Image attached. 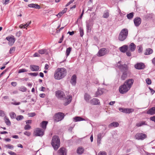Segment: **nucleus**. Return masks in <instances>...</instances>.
Returning a JSON list of instances; mask_svg holds the SVG:
<instances>
[{
    "label": "nucleus",
    "mask_w": 155,
    "mask_h": 155,
    "mask_svg": "<svg viewBox=\"0 0 155 155\" xmlns=\"http://www.w3.org/2000/svg\"><path fill=\"white\" fill-rule=\"evenodd\" d=\"M134 81L132 79H129L126 80L124 84L120 86L119 88L120 92L124 94L127 92L131 87Z\"/></svg>",
    "instance_id": "1"
},
{
    "label": "nucleus",
    "mask_w": 155,
    "mask_h": 155,
    "mask_svg": "<svg viewBox=\"0 0 155 155\" xmlns=\"http://www.w3.org/2000/svg\"><path fill=\"white\" fill-rule=\"evenodd\" d=\"M67 71L64 68H58L55 71L54 77L55 79L60 80L64 78L67 75Z\"/></svg>",
    "instance_id": "2"
},
{
    "label": "nucleus",
    "mask_w": 155,
    "mask_h": 155,
    "mask_svg": "<svg viewBox=\"0 0 155 155\" xmlns=\"http://www.w3.org/2000/svg\"><path fill=\"white\" fill-rule=\"evenodd\" d=\"M55 96L61 100H67V101L64 103V105L65 106L71 102L72 100L71 96H69L68 98H67L64 92L60 90H58L55 92Z\"/></svg>",
    "instance_id": "3"
},
{
    "label": "nucleus",
    "mask_w": 155,
    "mask_h": 155,
    "mask_svg": "<svg viewBox=\"0 0 155 155\" xmlns=\"http://www.w3.org/2000/svg\"><path fill=\"white\" fill-rule=\"evenodd\" d=\"M118 67L121 71L122 74L121 76V79L122 80H125L127 77V74L129 73L128 67L126 64L117 65Z\"/></svg>",
    "instance_id": "4"
},
{
    "label": "nucleus",
    "mask_w": 155,
    "mask_h": 155,
    "mask_svg": "<svg viewBox=\"0 0 155 155\" xmlns=\"http://www.w3.org/2000/svg\"><path fill=\"white\" fill-rule=\"evenodd\" d=\"M60 140L59 137L57 136H54L52 137L51 144L54 149L57 150L60 146Z\"/></svg>",
    "instance_id": "5"
},
{
    "label": "nucleus",
    "mask_w": 155,
    "mask_h": 155,
    "mask_svg": "<svg viewBox=\"0 0 155 155\" xmlns=\"http://www.w3.org/2000/svg\"><path fill=\"white\" fill-rule=\"evenodd\" d=\"M128 31L127 29L125 28L122 29L119 35L118 40L120 41H124L128 36Z\"/></svg>",
    "instance_id": "6"
},
{
    "label": "nucleus",
    "mask_w": 155,
    "mask_h": 155,
    "mask_svg": "<svg viewBox=\"0 0 155 155\" xmlns=\"http://www.w3.org/2000/svg\"><path fill=\"white\" fill-rule=\"evenodd\" d=\"M86 26L87 32H90L91 31V28L93 25V19L92 18L86 21Z\"/></svg>",
    "instance_id": "7"
},
{
    "label": "nucleus",
    "mask_w": 155,
    "mask_h": 155,
    "mask_svg": "<svg viewBox=\"0 0 155 155\" xmlns=\"http://www.w3.org/2000/svg\"><path fill=\"white\" fill-rule=\"evenodd\" d=\"M64 114L61 112H58L55 114L54 117V120L56 122H58L62 120L64 118Z\"/></svg>",
    "instance_id": "8"
},
{
    "label": "nucleus",
    "mask_w": 155,
    "mask_h": 155,
    "mask_svg": "<svg viewBox=\"0 0 155 155\" xmlns=\"http://www.w3.org/2000/svg\"><path fill=\"white\" fill-rule=\"evenodd\" d=\"M119 110L121 112L125 113L130 114L133 112L134 110L132 108H120L119 109Z\"/></svg>",
    "instance_id": "9"
},
{
    "label": "nucleus",
    "mask_w": 155,
    "mask_h": 155,
    "mask_svg": "<svg viewBox=\"0 0 155 155\" xmlns=\"http://www.w3.org/2000/svg\"><path fill=\"white\" fill-rule=\"evenodd\" d=\"M146 137V135L142 133H138L135 135V138L137 140H143Z\"/></svg>",
    "instance_id": "10"
},
{
    "label": "nucleus",
    "mask_w": 155,
    "mask_h": 155,
    "mask_svg": "<svg viewBox=\"0 0 155 155\" xmlns=\"http://www.w3.org/2000/svg\"><path fill=\"white\" fill-rule=\"evenodd\" d=\"M6 39L8 41V44L10 45H12L15 42V38L12 35L7 37Z\"/></svg>",
    "instance_id": "11"
},
{
    "label": "nucleus",
    "mask_w": 155,
    "mask_h": 155,
    "mask_svg": "<svg viewBox=\"0 0 155 155\" xmlns=\"http://www.w3.org/2000/svg\"><path fill=\"white\" fill-rule=\"evenodd\" d=\"M107 53V50L104 48L101 49L98 51L97 55L99 57H101L106 54Z\"/></svg>",
    "instance_id": "12"
},
{
    "label": "nucleus",
    "mask_w": 155,
    "mask_h": 155,
    "mask_svg": "<svg viewBox=\"0 0 155 155\" xmlns=\"http://www.w3.org/2000/svg\"><path fill=\"white\" fill-rule=\"evenodd\" d=\"M35 135L36 136H42L44 134V131L39 128H37L35 131Z\"/></svg>",
    "instance_id": "13"
},
{
    "label": "nucleus",
    "mask_w": 155,
    "mask_h": 155,
    "mask_svg": "<svg viewBox=\"0 0 155 155\" xmlns=\"http://www.w3.org/2000/svg\"><path fill=\"white\" fill-rule=\"evenodd\" d=\"M105 133L103 132L99 133L97 135V142L98 145L101 143V141L102 138L105 135Z\"/></svg>",
    "instance_id": "14"
},
{
    "label": "nucleus",
    "mask_w": 155,
    "mask_h": 155,
    "mask_svg": "<svg viewBox=\"0 0 155 155\" xmlns=\"http://www.w3.org/2000/svg\"><path fill=\"white\" fill-rule=\"evenodd\" d=\"M141 19L139 17H137L134 19V23L136 27L139 26L141 24Z\"/></svg>",
    "instance_id": "15"
},
{
    "label": "nucleus",
    "mask_w": 155,
    "mask_h": 155,
    "mask_svg": "<svg viewBox=\"0 0 155 155\" xmlns=\"http://www.w3.org/2000/svg\"><path fill=\"white\" fill-rule=\"evenodd\" d=\"M135 68L138 69H142L145 68L144 64L142 63H137L135 65Z\"/></svg>",
    "instance_id": "16"
},
{
    "label": "nucleus",
    "mask_w": 155,
    "mask_h": 155,
    "mask_svg": "<svg viewBox=\"0 0 155 155\" xmlns=\"http://www.w3.org/2000/svg\"><path fill=\"white\" fill-rule=\"evenodd\" d=\"M90 103L93 105H99L100 102L98 99L94 98L91 100Z\"/></svg>",
    "instance_id": "17"
},
{
    "label": "nucleus",
    "mask_w": 155,
    "mask_h": 155,
    "mask_svg": "<svg viewBox=\"0 0 155 155\" xmlns=\"http://www.w3.org/2000/svg\"><path fill=\"white\" fill-rule=\"evenodd\" d=\"M59 155H66L65 149L64 148H60L58 151Z\"/></svg>",
    "instance_id": "18"
},
{
    "label": "nucleus",
    "mask_w": 155,
    "mask_h": 155,
    "mask_svg": "<svg viewBox=\"0 0 155 155\" xmlns=\"http://www.w3.org/2000/svg\"><path fill=\"white\" fill-rule=\"evenodd\" d=\"M147 114L151 115L155 114V107L150 108L147 112Z\"/></svg>",
    "instance_id": "19"
},
{
    "label": "nucleus",
    "mask_w": 155,
    "mask_h": 155,
    "mask_svg": "<svg viewBox=\"0 0 155 155\" xmlns=\"http://www.w3.org/2000/svg\"><path fill=\"white\" fill-rule=\"evenodd\" d=\"M39 66L31 65L30 66V69L32 71H38L39 69Z\"/></svg>",
    "instance_id": "20"
},
{
    "label": "nucleus",
    "mask_w": 155,
    "mask_h": 155,
    "mask_svg": "<svg viewBox=\"0 0 155 155\" xmlns=\"http://www.w3.org/2000/svg\"><path fill=\"white\" fill-rule=\"evenodd\" d=\"M76 76L75 74H74L72 76L70 82L72 85H75L76 83Z\"/></svg>",
    "instance_id": "21"
},
{
    "label": "nucleus",
    "mask_w": 155,
    "mask_h": 155,
    "mask_svg": "<svg viewBox=\"0 0 155 155\" xmlns=\"http://www.w3.org/2000/svg\"><path fill=\"white\" fill-rule=\"evenodd\" d=\"M128 48V46L124 45L120 47L119 48V50L121 52L124 53L127 51Z\"/></svg>",
    "instance_id": "22"
},
{
    "label": "nucleus",
    "mask_w": 155,
    "mask_h": 155,
    "mask_svg": "<svg viewBox=\"0 0 155 155\" xmlns=\"http://www.w3.org/2000/svg\"><path fill=\"white\" fill-rule=\"evenodd\" d=\"M28 6L30 8H35L36 9H40L41 8V7L39 5L35 4L32 3L28 4Z\"/></svg>",
    "instance_id": "23"
},
{
    "label": "nucleus",
    "mask_w": 155,
    "mask_h": 155,
    "mask_svg": "<svg viewBox=\"0 0 155 155\" xmlns=\"http://www.w3.org/2000/svg\"><path fill=\"white\" fill-rule=\"evenodd\" d=\"M136 48V46L133 43H131L129 46V48L131 51H134L135 50Z\"/></svg>",
    "instance_id": "24"
},
{
    "label": "nucleus",
    "mask_w": 155,
    "mask_h": 155,
    "mask_svg": "<svg viewBox=\"0 0 155 155\" xmlns=\"http://www.w3.org/2000/svg\"><path fill=\"white\" fill-rule=\"evenodd\" d=\"M84 149L82 147H79L77 150V153L79 154H81L84 151Z\"/></svg>",
    "instance_id": "25"
},
{
    "label": "nucleus",
    "mask_w": 155,
    "mask_h": 155,
    "mask_svg": "<svg viewBox=\"0 0 155 155\" xmlns=\"http://www.w3.org/2000/svg\"><path fill=\"white\" fill-rule=\"evenodd\" d=\"M103 92L104 91H103V89H98L97 91L96 92L95 94V97H97V96L103 94Z\"/></svg>",
    "instance_id": "26"
},
{
    "label": "nucleus",
    "mask_w": 155,
    "mask_h": 155,
    "mask_svg": "<svg viewBox=\"0 0 155 155\" xmlns=\"http://www.w3.org/2000/svg\"><path fill=\"white\" fill-rule=\"evenodd\" d=\"M119 125V124L117 122H113L110 123L108 126L109 127H117Z\"/></svg>",
    "instance_id": "27"
},
{
    "label": "nucleus",
    "mask_w": 155,
    "mask_h": 155,
    "mask_svg": "<svg viewBox=\"0 0 155 155\" xmlns=\"http://www.w3.org/2000/svg\"><path fill=\"white\" fill-rule=\"evenodd\" d=\"M48 123V122L47 121H42L40 124L41 127L44 129H45Z\"/></svg>",
    "instance_id": "28"
},
{
    "label": "nucleus",
    "mask_w": 155,
    "mask_h": 155,
    "mask_svg": "<svg viewBox=\"0 0 155 155\" xmlns=\"http://www.w3.org/2000/svg\"><path fill=\"white\" fill-rule=\"evenodd\" d=\"M153 52V51L151 49L148 48L146 49L144 54L146 55H149L152 53Z\"/></svg>",
    "instance_id": "29"
},
{
    "label": "nucleus",
    "mask_w": 155,
    "mask_h": 155,
    "mask_svg": "<svg viewBox=\"0 0 155 155\" xmlns=\"http://www.w3.org/2000/svg\"><path fill=\"white\" fill-rule=\"evenodd\" d=\"M91 98L90 95L87 93H85L84 95V98L87 102H88L89 99Z\"/></svg>",
    "instance_id": "30"
},
{
    "label": "nucleus",
    "mask_w": 155,
    "mask_h": 155,
    "mask_svg": "<svg viewBox=\"0 0 155 155\" xmlns=\"http://www.w3.org/2000/svg\"><path fill=\"white\" fill-rule=\"evenodd\" d=\"M4 120L5 123L8 126L10 125L11 124V122L8 117L5 116L4 117Z\"/></svg>",
    "instance_id": "31"
},
{
    "label": "nucleus",
    "mask_w": 155,
    "mask_h": 155,
    "mask_svg": "<svg viewBox=\"0 0 155 155\" xmlns=\"http://www.w3.org/2000/svg\"><path fill=\"white\" fill-rule=\"evenodd\" d=\"M134 12H131L130 13L128 14L127 15V18L129 19H132L134 16Z\"/></svg>",
    "instance_id": "32"
},
{
    "label": "nucleus",
    "mask_w": 155,
    "mask_h": 155,
    "mask_svg": "<svg viewBox=\"0 0 155 155\" xmlns=\"http://www.w3.org/2000/svg\"><path fill=\"white\" fill-rule=\"evenodd\" d=\"M74 120L75 122L83 120V119L82 118L79 117H76L74 118Z\"/></svg>",
    "instance_id": "33"
},
{
    "label": "nucleus",
    "mask_w": 155,
    "mask_h": 155,
    "mask_svg": "<svg viewBox=\"0 0 155 155\" xmlns=\"http://www.w3.org/2000/svg\"><path fill=\"white\" fill-rule=\"evenodd\" d=\"M47 51V50L45 49H43L38 51V52L41 54H45Z\"/></svg>",
    "instance_id": "34"
},
{
    "label": "nucleus",
    "mask_w": 155,
    "mask_h": 155,
    "mask_svg": "<svg viewBox=\"0 0 155 155\" xmlns=\"http://www.w3.org/2000/svg\"><path fill=\"white\" fill-rule=\"evenodd\" d=\"M19 90L22 92H25L27 91V88L25 87L22 86L19 88Z\"/></svg>",
    "instance_id": "35"
},
{
    "label": "nucleus",
    "mask_w": 155,
    "mask_h": 155,
    "mask_svg": "<svg viewBox=\"0 0 155 155\" xmlns=\"http://www.w3.org/2000/svg\"><path fill=\"white\" fill-rule=\"evenodd\" d=\"M71 50V48L69 47L67 48L66 51V56L68 57L69 54Z\"/></svg>",
    "instance_id": "36"
},
{
    "label": "nucleus",
    "mask_w": 155,
    "mask_h": 155,
    "mask_svg": "<svg viewBox=\"0 0 155 155\" xmlns=\"http://www.w3.org/2000/svg\"><path fill=\"white\" fill-rule=\"evenodd\" d=\"M145 122L142 121L136 124V126L137 127H140L143 125H145Z\"/></svg>",
    "instance_id": "37"
},
{
    "label": "nucleus",
    "mask_w": 155,
    "mask_h": 155,
    "mask_svg": "<svg viewBox=\"0 0 155 155\" xmlns=\"http://www.w3.org/2000/svg\"><path fill=\"white\" fill-rule=\"evenodd\" d=\"M9 114L10 117L12 119H14L16 116V114L14 112H11Z\"/></svg>",
    "instance_id": "38"
},
{
    "label": "nucleus",
    "mask_w": 155,
    "mask_h": 155,
    "mask_svg": "<svg viewBox=\"0 0 155 155\" xmlns=\"http://www.w3.org/2000/svg\"><path fill=\"white\" fill-rule=\"evenodd\" d=\"M79 31L80 32V36L81 37L83 36L84 33V30L83 28L81 27H80L79 28Z\"/></svg>",
    "instance_id": "39"
},
{
    "label": "nucleus",
    "mask_w": 155,
    "mask_h": 155,
    "mask_svg": "<svg viewBox=\"0 0 155 155\" xmlns=\"http://www.w3.org/2000/svg\"><path fill=\"white\" fill-rule=\"evenodd\" d=\"M109 16V13L108 12H104V13L103 17L104 18H107Z\"/></svg>",
    "instance_id": "40"
},
{
    "label": "nucleus",
    "mask_w": 155,
    "mask_h": 155,
    "mask_svg": "<svg viewBox=\"0 0 155 155\" xmlns=\"http://www.w3.org/2000/svg\"><path fill=\"white\" fill-rule=\"evenodd\" d=\"M24 118V117L23 116L20 115L16 117V119L18 120H22Z\"/></svg>",
    "instance_id": "41"
},
{
    "label": "nucleus",
    "mask_w": 155,
    "mask_h": 155,
    "mask_svg": "<svg viewBox=\"0 0 155 155\" xmlns=\"http://www.w3.org/2000/svg\"><path fill=\"white\" fill-rule=\"evenodd\" d=\"M27 71H28V70H27L26 69H25L22 68V69H20L18 70V73H23V72H27Z\"/></svg>",
    "instance_id": "42"
},
{
    "label": "nucleus",
    "mask_w": 155,
    "mask_h": 155,
    "mask_svg": "<svg viewBox=\"0 0 155 155\" xmlns=\"http://www.w3.org/2000/svg\"><path fill=\"white\" fill-rule=\"evenodd\" d=\"M5 147L7 148L10 149H12L14 148L13 146L11 144H8L7 145H5Z\"/></svg>",
    "instance_id": "43"
},
{
    "label": "nucleus",
    "mask_w": 155,
    "mask_h": 155,
    "mask_svg": "<svg viewBox=\"0 0 155 155\" xmlns=\"http://www.w3.org/2000/svg\"><path fill=\"white\" fill-rule=\"evenodd\" d=\"M31 128V127L28 124L26 125L24 129L25 130H28Z\"/></svg>",
    "instance_id": "44"
},
{
    "label": "nucleus",
    "mask_w": 155,
    "mask_h": 155,
    "mask_svg": "<svg viewBox=\"0 0 155 155\" xmlns=\"http://www.w3.org/2000/svg\"><path fill=\"white\" fill-rule=\"evenodd\" d=\"M15 48L14 47H12L11 48L10 50L9 51V53L10 54H12V53H13V52L15 51Z\"/></svg>",
    "instance_id": "45"
},
{
    "label": "nucleus",
    "mask_w": 155,
    "mask_h": 155,
    "mask_svg": "<svg viewBox=\"0 0 155 155\" xmlns=\"http://www.w3.org/2000/svg\"><path fill=\"white\" fill-rule=\"evenodd\" d=\"M28 115L29 117H33L36 115V114L35 113L32 112L29 113Z\"/></svg>",
    "instance_id": "46"
},
{
    "label": "nucleus",
    "mask_w": 155,
    "mask_h": 155,
    "mask_svg": "<svg viewBox=\"0 0 155 155\" xmlns=\"http://www.w3.org/2000/svg\"><path fill=\"white\" fill-rule=\"evenodd\" d=\"M9 1L10 0H3L2 2L3 4L6 5L8 3Z\"/></svg>",
    "instance_id": "47"
},
{
    "label": "nucleus",
    "mask_w": 155,
    "mask_h": 155,
    "mask_svg": "<svg viewBox=\"0 0 155 155\" xmlns=\"http://www.w3.org/2000/svg\"><path fill=\"white\" fill-rule=\"evenodd\" d=\"M5 114L4 112L2 110H0V116L4 117L5 116Z\"/></svg>",
    "instance_id": "48"
},
{
    "label": "nucleus",
    "mask_w": 155,
    "mask_h": 155,
    "mask_svg": "<svg viewBox=\"0 0 155 155\" xmlns=\"http://www.w3.org/2000/svg\"><path fill=\"white\" fill-rule=\"evenodd\" d=\"M146 82L148 84H150L151 83V80L149 78H148L146 79Z\"/></svg>",
    "instance_id": "49"
},
{
    "label": "nucleus",
    "mask_w": 155,
    "mask_h": 155,
    "mask_svg": "<svg viewBox=\"0 0 155 155\" xmlns=\"http://www.w3.org/2000/svg\"><path fill=\"white\" fill-rule=\"evenodd\" d=\"M98 155H107L106 153L104 151H100Z\"/></svg>",
    "instance_id": "50"
},
{
    "label": "nucleus",
    "mask_w": 155,
    "mask_h": 155,
    "mask_svg": "<svg viewBox=\"0 0 155 155\" xmlns=\"http://www.w3.org/2000/svg\"><path fill=\"white\" fill-rule=\"evenodd\" d=\"M24 134L28 137L31 134V133L29 131H25L24 133Z\"/></svg>",
    "instance_id": "51"
},
{
    "label": "nucleus",
    "mask_w": 155,
    "mask_h": 155,
    "mask_svg": "<svg viewBox=\"0 0 155 155\" xmlns=\"http://www.w3.org/2000/svg\"><path fill=\"white\" fill-rule=\"evenodd\" d=\"M28 74L31 75H32L34 76H36L38 74V73L37 72H34L29 73Z\"/></svg>",
    "instance_id": "52"
},
{
    "label": "nucleus",
    "mask_w": 155,
    "mask_h": 155,
    "mask_svg": "<svg viewBox=\"0 0 155 155\" xmlns=\"http://www.w3.org/2000/svg\"><path fill=\"white\" fill-rule=\"evenodd\" d=\"M31 21H30L29 23H27L25 25H24L23 26V28H25V26H26V27H28V26L29 25L31 24Z\"/></svg>",
    "instance_id": "53"
},
{
    "label": "nucleus",
    "mask_w": 155,
    "mask_h": 155,
    "mask_svg": "<svg viewBox=\"0 0 155 155\" xmlns=\"http://www.w3.org/2000/svg\"><path fill=\"white\" fill-rule=\"evenodd\" d=\"M21 34L20 31L17 32L16 34V36L18 37H19Z\"/></svg>",
    "instance_id": "54"
},
{
    "label": "nucleus",
    "mask_w": 155,
    "mask_h": 155,
    "mask_svg": "<svg viewBox=\"0 0 155 155\" xmlns=\"http://www.w3.org/2000/svg\"><path fill=\"white\" fill-rule=\"evenodd\" d=\"M11 84L12 86L15 87L17 85V83L16 82H12Z\"/></svg>",
    "instance_id": "55"
},
{
    "label": "nucleus",
    "mask_w": 155,
    "mask_h": 155,
    "mask_svg": "<svg viewBox=\"0 0 155 155\" xmlns=\"http://www.w3.org/2000/svg\"><path fill=\"white\" fill-rule=\"evenodd\" d=\"M150 119L155 123V116L150 117Z\"/></svg>",
    "instance_id": "56"
},
{
    "label": "nucleus",
    "mask_w": 155,
    "mask_h": 155,
    "mask_svg": "<svg viewBox=\"0 0 155 155\" xmlns=\"http://www.w3.org/2000/svg\"><path fill=\"white\" fill-rule=\"evenodd\" d=\"M39 54H39L38 53L36 52L34 54L33 56L34 57H40V55Z\"/></svg>",
    "instance_id": "57"
},
{
    "label": "nucleus",
    "mask_w": 155,
    "mask_h": 155,
    "mask_svg": "<svg viewBox=\"0 0 155 155\" xmlns=\"http://www.w3.org/2000/svg\"><path fill=\"white\" fill-rule=\"evenodd\" d=\"M149 89L150 91V92L152 94H153L155 93V91L153 90L152 88L149 87Z\"/></svg>",
    "instance_id": "58"
},
{
    "label": "nucleus",
    "mask_w": 155,
    "mask_h": 155,
    "mask_svg": "<svg viewBox=\"0 0 155 155\" xmlns=\"http://www.w3.org/2000/svg\"><path fill=\"white\" fill-rule=\"evenodd\" d=\"M139 48L138 50V52H141L143 50V48H142V47L140 46H139Z\"/></svg>",
    "instance_id": "59"
},
{
    "label": "nucleus",
    "mask_w": 155,
    "mask_h": 155,
    "mask_svg": "<svg viewBox=\"0 0 155 155\" xmlns=\"http://www.w3.org/2000/svg\"><path fill=\"white\" fill-rule=\"evenodd\" d=\"M63 14L61 12H59L57 15V16L58 17L60 18Z\"/></svg>",
    "instance_id": "60"
},
{
    "label": "nucleus",
    "mask_w": 155,
    "mask_h": 155,
    "mask_svg": "<svg viewBox=\"0 0 155 155\" xmlns=\"http://www.w3.org/2000/svg\"><path fill=\"white\" fill-rule=\"evenodd\" d=\"M64 27H61L60 28L59 30H58L57 29L56 32V33H59L60 32V31H61L64 28Z\"/></svg>",
    "instance_id": "61"
},
{
    "label": "nucleus",
    "mask_w": 155,
    "mask_h": 155,
    "mask_svg": "<svg viewBox=\"0 0 155 155\" xmlns=\"http://www.w3.org/2000/svg\"><path fill=\"white\" fill-rule=\"evenodd\" d=\"M67 10V8H65L61 12L63 14H64V13H65Z\"/></svg>",
    "instance_id": "62"
},
{
    "label": "nucleus",
    "mask_w": 155,
    "mask_h": 155,
    "mask_svg": "<svg viewBox=\"0 0 155 155\" xmlns=\"http://www.w3.org/2000/svg\"><path fill=\"white\" fill-rule=\"evenodd\" d=\"M126 54L128 56H131V53L129 51H127L126 52Z\"/></svg>",
    "instance_id": "63"
},
{
    "label": "nucleus",
    "mask_w": 155,
    "mask_h": 155,
    "mask_svg": "<svg viewBox=\"0 0 155 155\" xmlns=\"http://www.w3.org/2000/svg\"><path fill=\"white\" fill-rule=\"evenodd\" d=\"M49 67V66L48 64H46L45 65V70H48Z\"/></svg>",
    "instance_id": "64"
}]
</instances>
